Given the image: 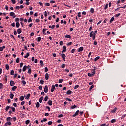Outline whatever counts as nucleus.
<instances>
[{
	"instance_id": "e433bc0d",
	"label": "nucleus",
	"mask_w": 126,
	"mask_h": 126,
	"mask_svg": "<svg viewBox=\"0 0 126 126\" xmlns=\"http://www.w3.org/2000/svg\"><path fill=\"white\" fill-rule=\"evenodd\" d=\"M11 75H14V71L13 70H12L10 72Z\"/></svg>"
},
{
	"instance_id": "37998d69",
	"label": "nucleus",
	"mask_w": 126,
	"mask_h": 126,
	"mask_svg": "<svg viewBox=\"0 0 126 126\" xmlns=\"http://www.w3.org/2000/svg\"><path fill=\"white\" fill-rule=\"evenodd\" d=\"M8 126H11V122H7L6 123Z\"/></svg>"
},
{
	"instance_id": "58836bf2",
	"label": "nucleus",
	"mask_w": 126,
	"mask_h": 126,
	"mask_svg": "<svg viewBox=\"0 0 126 126\" xmlns=\"http://www.w3.org/2000/svg\"><path fill=\"white\" fill-rule=\"evenodd\" d=\"M126 117V114L122 115L121 117V120H123V119H125V117Z\"/></svg>"
},
{
	"instance_id": "2f4dec72",
	"label": "nucleus",
	"mask_w": 126,
	"mask_h": 126,
	"mask_svg": "<svg viewBox=\"0 0 126 126\" xmlns=\"http://www.w3.org/2000/svg\"><path fill=\"white\" fill-rule=\"evenodd\" d=\"M10 16H14V15H15V13H14L13 12H10Z\"/></svg>"
},
{
	"instance_id": "c9c22d12",
	"label": "nucleus",
	"mask_w": 126,
	"mask_h": 126,
	"mask_svg": "<svg viewBox=\"0 0 126 126\" xmlns=\"http://www.w3.org/2000/svg\"><path fill=\"white\" fill-rule=\"evenodd\" d=\"M48 99H49V97H48V96H45V97L44 98L45 102H47L48 101Z\"/></svg>"
},
{
	"instance_id": "bb28decb",
	"label": "nucleus",
	"mask_w": 126,
	"mask_h": 126,
	"mask_svg": "<svg viewBox=\"0 0 126 126\" xmlns=\"http://www.w3.org/2000/svg\"><path fill=\"white\" fill-rule=\"evenodd\" d=\"M16 26L17 28H18L19 27V26H20V24H19V22H16Z\"/></svg>"
},
{
	"instance_id": "c03bdc74",
	"label": "nucleus",
	"mask_w": 126,
	"mask_h": 126,
	"mask_svg": "<svg viewBox=\"0 0 126 126\" xmlns=\"http://www.w3.org/2000/svg\"><path fill=\"white\" fill-rule=\"evenodd\" d=\"M3 86V84L2 83H0V89H2Z\"/></svg>"
},
{
	"instance_id": "de8ad7c7",
	"label": "nucleus",
	"mask_w": 126,
	"mask_h": 126,
	"mask_svg": "<svg viewBox=\"0 0 126 126\" xmlns=\"http://www.w3.org/2000/svg\"><path fill=\"white\" fill-rule=\"evenodd\" d=\"M10 108L12 109V112H15V108L11 107Z\"/></svg>"
},
{
	"instance_id": "3c124183",
	"label": "nucleus",
	"mask_w": 126,
	"mask_h": 126,
	"mask_svg": "<svg viewBox=\"0 0 126 126\" xmlns=\"http://www.w3.org/2000/svg\"><path fill=\"white\" fill-rule=\"evenodd\" d=\"M44 16L45 17H47L48 16V13H47V11L44 12Z\"/></svg>"
},
{
	"instance_id": "8fccbe9b",
	"label": "nucleus",
	"mask_w": 126,
	"mask_h": 126,
	"mask_svg": "<svg viewBox=\"0 0 126 126\" xmlns=\"http://www.w3.org/2000/svg\"><path fill=\"white\" fill-rule=\"evenodd\" d=\"M63 80L62 79H60L59 80V83H62L63 82Z\"/></svg>"
},
{
	"instance_id": "4c0bfd02",
	"label": "nucleus",
	"mask_w": 126,
	"mask_h": 126,
	"mask_svg": "<svg viewBox=\"0 0 126 126\" xmlns=\"http://www.w3.org/2000/svg\"><path fill=\"white\" fill-rule=\"evenodd\" d=\"M36 106V108H39L40 107V103L37 102Z\"/></svg>"
},
{
	"instance_id": "774afa93",
	"label": "nucleus",
	"mask_w": 126,
	"mask_h": 126,
	"mask_svg": "<svg viewBox=\"0 0 126 126\" xmlns=\"http://www.w3.org/2000/svg\"><path fill=\"white\" fill-rule=\"evenodd\" d=\"M107 8H108V4H106V5H105L104 7V9L106 10L107 9Z\"/></svg>"
},
{
	"instance_id": "69168bd1",
	"label": "nucleus",
	"mask_w": 126,
	"mask_h": 126,
	"mask_svg": "<svg viewBox=\"0 0 126 126\" xmlns=\"http://www.w3.org/2000/svg\"><path fill=\"white\" fill-rule=\"evenodd\" d=\"M15 21H16V22H18V21H19V18H16Z\"/></svg>"
},
{
	"instance_id": "4d7b16f0",
	"label": "nucleus",
	"mask_w": 126,
	"mask_h": 126,
	"mask_svg": "<svg viewBox=\"0 0 126 126\" xmlns=\"http://www.w3.org/2000/svg\"><path fill=\"white\" fill-rule=\"evenodd\" d=\"M59 44H60V46H63V42L61 41L59 42Z\"/></svg>"
},
{
	"instance_id": "f257e3e1",
	"label": "nucleus",
	"mask_w": 126,
	"mask_h": 126,
	"mask_svg": "<svg viewBox=\"0 0 126 126\" xmlns=\"http://www.w3.org/2000/svg\"><path fill=\"white\" fill-rule=\"evenodd\" d=\"M98 33V31L97 30L93 32V31H91L90 33V38H92V39L94 41L95 40V39H96V35H97V33Z\"/></svg>"
},
{
	"instance_id": "a878e982",
	"label": "nucleus",
	"mask_w": 126,
	"mask_h": 126,
	"mask_svg": "<svg viewBox=\"0 0 126 126\" xmlns=\"http://www.w3.org/2000/svg\"><path fill=\"white\" fill-rule=\"evenodd\" d=\"M116 122H117V120L116 119H113L111 121V123H116Z\"/></svg>"
},
{
	"instance_id": "aec40b11",
	"label": "nucleus",
	"mask_w": 126,
	"mask_h": 126,
	"mask_svg": "<svg viewBox=\"0 0 126 126\" xmlns=\"http://www.w3.org/2000/svg\"><path fill=\"white\" fill-rule=\"evenodd\" d=\"M47 121H48L47 118H43V120H41V123H44V122H47Z\"/></svg>"
},
{
	"instance_id": "423d86ee",
	"label": "nucleus",
	"mask_w": 126,
	"mask_h": 126,
	"mask_svg": "<svg viewBox=\"0 0 126 126\" xmlns=\"http://www.w3.org/2000/svg\"><path fill=\"white\" fill-rule=\"evenodd\" d=\"M22 29L21 28L17 29V33L18 34H21V32H22V31L21 30Z\"/></svg>"
},
{
	"instance_id": "864d4df0",
	"label": "nucleus",
	"mask_w": 126,
	"mask_h": 126,
	"mask_svg": "<svg viewBox=\"0 0 126 126\" xmlns=\"http://www.w3.org/2000/svg\"><path fill=\"white\" fill-rule=\"evenodd\" d=\"M78 87H79V85H76L75 86V87H74V89L76 90V89H77V88H78Z\"/></svg>"
},
{
	"instance_id": "b1692460",
	"label": "nucleus",
	"mask_w": 126,
	"mask_h": 126,
	"mask_svg": "<svg viewBox=\"0 0 126 126\" xmlns=\"http://www.w3.org/2000/svg\"><path fill=\"white\" fill-rule=\"evenodd\" d=\"M114 20H115V17H112L111 18V19H110V23H112V22L113 21H114Z\"/></svg>"
},
{
	"instance_id": "13d9d810",
	"label": "nucleus",
	"mask_w": 126,
	"mask_h": 126,
	"mask_svg": "<svg viewBox=\"0 0 126 126\" xmlns=\"http://www.w3.org/2000/svg\"><path fill=\"white\" fill-rule=\"evenodd\" d=\"M48 124L49 126H51V125H52L53 124V122L49 121Z\"/></svg>"
},
{
	"instance_id": "dca6fc26",
	"label": "nucleus",
	"mask_w": 126,
	"mask_h": 126,
	"mask_svg": "<svg viewBox=\"0 0 126 126\" xmlns=\"http://www.w3.org/2000/svg\"><path fill=\"white\" fill-rule=\"evenodd\" d=\"M30 95L31 94H27L26 96V99L27 100H28V99H29V98L30 97Z\"/></svg>"
},
{
	"instance_id": "39448f33",
	"label": "nucleus",
	"mask_w": 126,
	"mask_h": 126,
	"mask_svg": "<svg viewBox=\"0 0 126 126\" xmlns=\"http://www.w3.org/2000/svg\"><path fill=\"white\" fill-rule=\"evenodd\" d=\"M10 86H14V85H15V83L14 81L11 80L10 82Z\"/></svg>"
},
{
	"instance_id": "9b49d317",
	"label": "nucleus",
	"mask_w": 126,
	"mask_h": 126,
	"mask_svg": "<svg viewBox=\"0 0 126 126\" xmlns=\"http://www.w3.org/2000/svg\"><path fill=\"white\" fill-rule=\"evenodd\" d=\"M83 47H80L78 50V52H82V51H83Z\"/></svg>"
},
{
	"instance_id": "6e6552de",
	"label": "nucleus",
	"mask_w": 126,
	"mask_h": 126,
	"mask_svg": "<svg viewBox=\"0 0 126 126\" xmlns=\"http://www.w3.org/2000/svg\"><path fill=\"white\" fill-rule=\"evenodd\" d=\"M10 99H13V97H14V94H12V92H10Z\"/></svg>"
},
{
	"instance_id": "412c9836",
	"label": "nucleus",
	"mask_w": 126,
	"mask_h": 126,
	"mask_svg": "<svg viewBox=\"0 0 126 126\" xmlns=\"http://www.w3.org/2000/svg\"><path fill=\"white\" fill-rule=\"evenodd\" d=\"M47 30V29H43L42 31L43 34H44V35H46V31Z\"/></svg>"
},
{
	"instance_id": "f03ea898",
	"label": "nucleus",
	"mask_w": 126,
	"mask_h": 126,
	"mask_svg": "<svg viewBox=\"0 0 126 126\" xmlns=\"http://www.w3.org/2000/svg\"><path fill=\"white\" fill-rule=\"evenodd\" d=\"M60 55H61L62 59H63V61H65V57H66V56L65 55V54H63V53H60L59 54Z\"/></svg>"
},
{
	"instance_id": "9d476101",
	"label": "nucleus",
	"mask_w": 126,
	"mask_h": 126,
	"mask_svg": "<svg viewBox=\"0 0 126 126\" xmlns=\"http://www.w3.org/2000/svg\"><path fill=\"white\" fill-rule=\"evenodd\" d=\"M6 120L7 122H11V121H12V118L10 117H8L7 118Z\"/></svg>"
},
{
	"instance_id": "603ef678",
	"label": "nucleus",
	"mask_w": 126,
	"mask_h": 126,
	"mask_svg": "<svg viewBox=\"0 0 126 126\" xmlns=\"http://www.w3.org/2000/svg\"><path fill=\"white\" fill-rule=\"evenodd\" d=\"M16 63H19V58H17L16 60Z\"/></svg>"
},
{
	"instance_id": "680f3d73",
	"label": "nucleus",
	"mask_w": 126,
	"mask_h": 126,
	"mask_svg": "<svg viewBox=\"0 0 126 126\" xmlns=\"http://www.w3.org/2000/svg\"><path fill=\"white\" fill-rule=\"evenodd\" d=\"M78 17H81V12H79L78 13Z\"/></svg>"
},
{
	"instance_id": "338daca9",
	"label": "nucleus",
	"mask_w": 126,
	"mask_h": 126,
	"mask_svg": "<svg viewBox=\"0 0 126 126\" xmlns=\"http://www.w3.org/2000/svg\"><path fill=\"white\" fill-rule=\"evenodd\" d=\"M40 83L41 84H44V80H41Z\"/></svg>"
},
{
	"instance_id": "7c9ffc66",
	"label": "nucleus",
	"mask_w": 126,
	"mask_h": 126,
	"mask_svg": "<svg viewBox=\"0 0 126 126\" xmlns=\"http://www.w3.org/2000/svg\"><path fill=\"white\" fill-rule=\"evenodd\" d=\"M99 59H100V56L96 57L95 58H94L95 62H97Z\"/></svg>"
},
{
	"instance_id": "e2e57ef3",
	"label": "nucleus",
	"mask_w": 126,
	"mask_h": 126,
	"mask_svg": "<svg viewBox=\"0 0 126 126\" xmlns=\"http://www.w3.org/2000/svg\"><path fill=\"white\" fill-rule=\"evenodd\" d=\"M14 35H17V32H16V30L14 31Z\"/></svg>"
},
{
	"instance_id": "f3484780",
	"label": "nucleus",
	"mask_w": 126,
	"mask_h": 126,
	"mask_svg": "<svg viewBox=\"0 0 126 126\" xmlns=\"http://www.w3.org/2000/svg\"><path fill=\"white\" fill-rule=\"evenodd\" d=\"M22 83L23 86H25V85H26V82L25 81V80L22 81Z\"/></svg>"
},
{
	"instance_id": "ddd939ff",
	"label": "nucleus",
	"mask_w": 126,
	"mask_h": 126,
	"mask_svg": "<svg viewBox=\"0 0 126 126\" xmlns=\"http://www.w3.org/2000/svg\"><path fill=\"white\" fill-rule=\"evenodd\" d=\"M48 104L49 106H52L53 105V101H52V100H49Z\"/></svg>"
},
{
	"instance_id": "bf43d9fd",
	"label": "nucleus",
	"mask_w": 126,
	"mask_h": 126,
	"mask_svg": "<svg viewBox=\"0 0 126 126\" xmlns=\"http://www.w3.org/2000/svg\"><path fill=\"white\" fill-rule=\"evenodd\" d=\"M11 1L12 2L13 4H15V3H16L15 0H11Z\"/></svg>"
},
{
	"instance_id": "cd10ccee",
	"label": "nucleus",
	"mask_w": 126,
	"mask_h": 126,
	"mask_svg": "<svg viewBox=\"0 0 126 126\" xmlns=\"http://www.w3.org/2000/svg\"><path fill=\"white\" fill-rule=\"evenodd\" d=\"M117 108H114L112 110H111V113H115L116 111H117Z\"/></svg>"
},
{
	"instance_id": "5fc2aeb1",
	"label": "nucleus",
	"mask_w": 126,
	"mask_h": 126,
	"mask_svg": "<svg viewBox=\"0 0 126 126\" xmlns=\"http://www.w3.org/2000/svg\"><path fill=\"white\" fill-rule=\"evenodd\" d=\"M94 87V85H92L89 88L90 91Z\"/></svg>"
},
{
	"instance_id": "49530a36",
	"label": "nucleus",
	"mask_w": 126,
	"mask_h": 126,
	"mask_svg": "<svg viewBox=\"0 0 126 126\" xmlns=\"http://www.w3.org/2000/svg\"><path fill=\"white\" fill-rule=\"evenodd\" d=\"M65 64H63L61 66L62 68H65Z\"/></svg>"
},
{
	"instance_id": "09e8293b",
	"label": "nucleus",
	"mask_w": 126,
	"mask_h": 126,
	"mask_svg": "<svg viewBox=\"0 0 126 126\" xmlns=\"http://www.w3.org/2000/svg\"><path fill=\"white\" fill-rule=\"evenodd\" d=\"M120 15H121V13H118L117 14H115V17H119V16H120Z\"/></svg>"
},
{
	"instance_id": "0eeeda50",
	"label": "nucleus",
	"mask_w": 126,
	"mask_h": 126,
	"mask_svg": "<svg viewBox=\"0 0 126 126\" xmlns=\"http://www.w3.org/2000/svg\"><path fill=\"white\" fill-rule=\"evenodd\" d=\"M78 114H79V110H77L75 113L73 115V117H76V116H78Z\"/></svg>"
},
{
	"instance_id": "052dcab7",
	"label": "nucleus",
	"mask_w": 126,
	"mask_h": 126,
	"mask_svg": "<svg viewBox=\"0 0 126 126\" xmlns=\"http://www.w3.org/2000/svg\"><path fill=\"white\" fill-rule=\"evenodd\" d=\"M12 119L14 122H15V121L17 120L16 117H13Z\"/></svg>"
},
{
	"instance_id": "c85d7f7f",
	"label": "nucleus",
	"mask_w": 126,
	"mask_h": 126,
	"mask_svg": "<svg viewBox=\"0 0 126 126\" xmlns=\"http://www.w3.org/2000/svg\"><path fill=\"white\" fill-rule=\"evenodd\" d=\"M90 12L91 13H94V9H93V8H91L90 9Z\"/></svg>"
},
{
	"instance_id": "c756f323",
	"label": "nucleus",
	"mask_w": 126,
	"mask_h": 126,
	"mask_svg": "<svg viewBox=\"0 0 126 126\" xmlns=\"http://www.w3.org/2000/svg\"><path fill=\"white\" fill-rule=\"evenodd\" d=\"M32 72V69H29V70L28 71V73H29V74H31Z\"/></svg>"
},
{
	"instance_id": "f704fd0d",
	"label": "nucleus",
	"mask_w": 126,
	"mask_h": 126,
	"mask_svg": "<svg viewBox=\"0 0 126 126\" xmlns=\"http://www.w3.org/2000/svg\"><path fill=\"white\" fill-rule=\"evenodd\" d=\"M9 109H10V106H8L6 107L5 108V111H8V110H9Z\"/></svg>"
},
{
	"instance_id": "6ab92c4d",
	"label": "nucleus",
	"mask_w": 126,
	"mask_h": 126,
	"mask_svg": "<svg viewBox=\"0 0 126 126\" xmlns=\"http://www.w3.org/2000/svg\"><path fill=\"white\" fill-rule=\"evenodd\" d=\"M65 38H67V39H71V36L70 35H66Z\"/></svg>"
},
{
	"instance_id": "f8f14e48",
	"label": "nucleus",
	"mask_w": 126,
	"mask_h": 126,
	"mask_svg": "<svg viewBox=\"0 0 126 126\" xmlns=\"http://www.w3.org/2000/svg\"><path fill=\"white\" fill-rule=\"evenodd\" d=\"M72 93V91H71V90H68L66 92V94H67V95H69V94H71Z\"/></svg>"
},
{
	"instance_id": "4be33fe9",
	"label": "nucleus",
	"mask_w": 126,
	"mask_h": 126,
	"mask_svg": "<svg viewBox=\"0 0 126 126\" xmlns=\"http://www.w3.org/2000/svg\"><path fill=\"white\" fill-rule=\"evenodd\" d=\"M26 69H27V66H26V65H25V66L23 67L22 70H23V71L24 72V71H26Z\"/></svg>"
},
{
	"instance_id": "4468645a",
	"label": "nucleus",
	"mask_w": 126,
	"mask_h": 126,
	"mask_svg": "<svg viewBox=\"0 0 126 126\" xmlns=\"http://www.w3.org/2000/svg\"><path fill=\"white\" fill-rule=\"evenodd\" d=\"M44 99V97H43V96H41L40 98H39V102H40V103H42V102H43V100Z\"/></svg>"
},
{
	"instance_id": "473e14b6",
	"label": "nucleus",
	"mask_w": 126,
	"mask_h": 126,
	"mask_svg": "<svg viewBox=\"0 0 126 126\" xmlns=\"http://www.w3.org/2000/svg\"><path fill=\"white\" fill-rule=\"evenodd\" d=\"M29 53H27V54H26V55H25V56H24V58H25V59H26L27 58H28V57H29Z\"/></svg>"
},
{
	"instance_id": "6e6d98bb",
	"label": "nucleus",
	"mask_w": 126,
	"mask_h": 126,
	"mask_svg": "<svg viewBox=\"0 0 126 126\" xmlns=\"http://www.w3.org/2000/svg\"><path fill=\"white\" fill-rule=\"evenodd\" d=\"M76 105H73L71 107V109H75V108H76Z\"/></svg>"
},
{
	"instance_id": "72a5a7b5",
	"label": "nucleus",
	"mask_w": 126,
	"mask_h": 126,
	"mask_svg": "<svg viewBox=\"0 0 126 126\" xmlns=\"http://www.w3.org/2000/svg\"><path fill=\"white\" fill-rule=\"evenodd\" d=\"M29 123H30V120H27L25 121L26 125H28V124H29Z\"/></svg>"
},
{
	"instance_id": "2eb2a0df",
	"label": "nucleus",
	"mask_w": 126,
	"mask_h": 126,
	"mask_svg": "<svg viewBox=\"0 0 126 126\" xmlns=\"http://www.w3.org/2000/svg\"><path fill=\"white\" fill-rule=\"evenodd\" d=\"M45 79H46V80H49V74L46 73V74H45Z\"/></svg>"
},
{
	"instance_id": "a211bd4d",
	"label": "nucleus",
	"mask_w": 126,
	"mask_h": 126,
	"mask_svg": "<svg viewBox=\"0 0 126 126\" xmlns=\"http://www.w3.org/2000/svg\"><path fill=\"white\" fill-rule=\"evenodd\" d=\"M33 21V19H32V18L31 17H30L29 19H28V22H32Z\"/></svg>"
},
{
	"instance_id": "393cba45",
	"label": "nucleus",
	"mask_w": 126,
	"mask_h": 126,
	"mask_svg": "<svg viewBox=\"0 0 126 126\" xmlns=\"http://www.w3.org/2000/svg\"><path fill=\"white\" fill-rule=\"evenodd\" d=\"M5 67L7 70H9V65L8 64H6Z\"/></svg>"
},
{
	"instance_id": "79ce46f5",
	"label": "nucleus",
	"mask_w": 126,
	"mask_h": 126,
	"mask_svg": "<svg viewBox=\"0 0 126 126\" xmlns=\"http://www.w3.org/2000/svg\"><path fill=\"white\" fill-rule=\"evenodd\" d=\"M63 50L64 51H65V52H66L67 50H66V46H63Z\"/></svg>"
},
{
	"instance_id": "5701e85b",
	"label": "nucleus",
	"mask_w": 126,
	"mask_h": 126,
	"mask_svg": "<svg viewBox=\"0 0 126 126\" xmlns=\"http://www.w3.org/2000/svg\"><path fill=\"white\" fill-rule=\"evenodd\" d=\"M16 88H17V86H14L12 88V90L13 91H15V89H16Z\"/></svg>"
},
{
	"instance_id": "20e7f679",
	"label": "nucleus",
	"mask_w": 126,
	"mask_h": 126,
	"mask_svg": "<svg viewBox=\"0 0 126 126\" xmlns=\"http://www.w3.org/2000/svg\"><path fill=\"white\" fill-rule=\"evenodd\" d=\"M44 91L45 93H47L48 92V86L45 85L44 89Z\"/></svg>"
},
{
	"instance_id": "a19ab883",
	"label": "nucleus",
	"mask_w": 126,
	"mask_h": 126,
	"mask_svg": "<svg viewBox=\"0 0 126 126\" xmlns=\"http://www.w3.org/2000/svg\"><path fill=\"white\" fill-rule=\"evenodd\" d=\"M88 76H89V77H91L93 76V75H92V73H88Z\"/></svg>"
},
{
	"instance_id": "1a4fd4ad",
	"label": "nucleus",
	"mask_w": 126,
	"mask_h": 126,
	"mask_svg": "<svg viewBox=\"0 0 126 126\" xmlns=\"http://www.w3.org/2000/svg\"><path fill=\"white\" fill-rule=\"evenodd\" d=\"M91 73L92 75H93V76H94L95 74H96V71H94V70H93L92 69L91 70Z\"/></svg>"
},
{
	"instance_id": "0e129e2a",
	"label": "nucleus",
	"mask_w": 126,
	"mask_h": 126,
	"mask_svg": "<svg viewBox=\"0 0 126 126\" xmlns=\"http://www.w3.org/2000/svg\"><path fill=\"white\" fill-rule=\"evenodd\" d=\"M48 67H46L45 68V72H48Z\"/></svg>"
},
{
	"instance_id": "ea45409f",
	"label": "nucleus",
	"mask_w": 126,
	"mask_h": 126,
	"mask_svg": "<svg viewBox=\"0 0 126 126\" xmlns=\"http://www.w3.org/2000/svg\"><path fill=\"white\" fill-rule=\"evenodd\" d=\"M20 101H23V100H24V97L23 96H21L20 97Z\"/></svg>"
},
{
	"instance_id": "a18cd8bd",
	"label": "nucleus",
	"mask_w": 126,
	"mask_h": 126,
	"mask_svg": "<svg viewBox=\"0 0 126 126\" xmlns=\"http://www.w3.org/2000/svg\"><path fill=\"white\" fill-rule=\"evenodd\" d=\"M41 37H38L37 38V42H41Z\"/></svg>"
},
{
	"instance_id": "7ed1b4c3",
	"label": "nucleus",
	"mask_w": 126,
	"mask_h": 126,
	"mask_svg": "<svg viewBox=\"0 0 126 126\" xmlns=\"http://www.w3.org/2000/svg\"><path fill=\"white\" fill-rule=\"evenodd\" d=\"M55 89H56V87H55V85H52V88L51 89V92H54V91H55Z\"/></svg>"
}]
</instances>
